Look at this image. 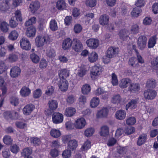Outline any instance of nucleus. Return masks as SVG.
Here are the masks:
<instances>
[{
    "instance_id": "f257e3e1",
    "label": "nucleus",
    "mask_w": 158,
    "mask_h": 158,
    "mask_svg": "<svg viewBox=\"0 0 158 158\" xmlns=\"http://www.w3.org/2000/svg\"><path fill=\"white\" fill-rule=\"evenodd\" d=\"M49 40L48 36L46 35H38L35 38V42L38 47H42Z\"/></svg>"
},
{
    "instance_id": "f03ea898",
    "label": "nucleus",
    "mask_w": 158,
    "mask_h": 158,
    "mask_svg": "<svg viewBox=\"0 0 158 158\" xmlns=\"http://www.w3.org/2000/svg\"><path fill=\"white\" fill-rule=\"evenodd\" d=\"M99 41L97 39L91 38L87 40L86 43L88 47L91 49H96L99 46Z\"/></svg>"
},
{
    "instance_id": "7ed1b4c3",
    "label": "nucleus",
    "mask_w": 158,
    "mask_h": 158,
    "mask_svg": "<svg viewBox=\"0 0 158 158\" xmlns=\"http://www.w3.org/2000/svg\"><path fill=\"white\" fill-rule=\"evenodd\" d=\"M119 52V49L118 48L110 47L107 50L106 55L107 56L112 58L116 56Z\"/></svg>"
},
{
    "instance_id": "20e7f679",
    "label": "nucleus",
    "mask_w": 158,
    "mask_h": 158,
    "mask_svg": "<svg viewBox=\"0 0 158 158\" xmlns=\"http://www.w3.org/2000/svg\"><path fill=\"white\" fill-rule=\"evenodd\" d=\"M21 48L26 50H29L31 48V44L29 40L26 38L23 37L20 41Z\"/></svg>"
},
{
    "instance_id": "39448f33",
    "label": "nucleus",
    "mask_w": 158,
    "mask_h": 158,
    "mask_svg": "<svg viewBox=\"0 0 158 158\" xmlns=\"http://www.w3.org/2000/svg\"><path fill=\"white\" fill-rule=\"evenodd\" d=\"M72 44V48L76 52H80L83 49V46L82 43L77 39L75 38L73 40Z\"/></svg>"
},
{
    "instance_id": "423d86ee",
    "label": "nucleus",
    "mask_w": 158,
    "mask_h": 158,
    "mask_svg": "<svg viewBox=\"0 0 158 158\" xmlns=\"http://www.w3.org/2000/svg\"><path fill=\"white\" fill-rule=\"evenodd\" d=\"M63 115L59 112L54 113L52 115V121L56 124L61 123L63 121Z\"/></svg>"
},
{
    "instance_id": "0eeeda50",
    "label": "nucleus",
    "mask_w": 158,
    "mask_h": 158,
    "mask_svg": "<svg viewBox=\"0 0 158 158\" xmlns=\"http://www.w3.org/2000/svg\"><path fill=\"white\" fill-rule=\"evenodd\" d=\"M143 95L144 98L146 99H152L156 96V92L154 90L148 89L144 91Z\"/></svg>"
},
{
    "instance_id": "6e6552de",
    "label": "nucleus",
    "mask_w": 158,
    "mask_h": 158,
    "mask_svg": "<svg viewBox=\"0 0 158 158\" xmlns=\"http://www.w3.org/2000/svg\"><path fill=\"white\" fill-rule=\"evenodd\" d=\"M147 38L144 36H140L138 38L137 43L139 48L141 49L144 48L146 45Z\"/></svg>"
},
{
    "instance_id": "1a4fd4ad",
    "label": "nucleus",
    "mask_w": 158,
    "mask_h": 158,
    "mask_svg": "<svg viewBox=\"0 0 158 158\" xmlns=\"http://www.w3.org/2000/svg\"><path fill=\"white\" fill-rule=\"evenodd\" d=\"M86 123L85 119L83 118H81L77 119L75 121L74 125L76 128L81 129L85 127Z\"/></svg>"
},
{
    "instance_id": "9d476101",
    "label": "nucleus",
    "mask_w": 158,
    "mask_h": 158,
    "mask_svg": "<svg viewBox=\"0 0 158 158\" xmlns=\"http://www.w3.org/2000/svg\"><path fill=\"white\" fill-rule=\"evenodd\" d=\"M90 72L91 74L93 75L99 76L102 72V69L100 65H95L92 67Z\"/></svg>"
},
{
    "instance_id": "9b49d317",
    "label": "nucleus",
    "mask_w": 158,
    "mask_h": 158,
    "mask_svg": "<svg viewBox=\"0 0 158 158\" xmlns=\"http://www.w3.org/2000/svg\"><path fill=\"white\" fill-rule=\"evenodd\" d=\"M58 85L61 91H65L67 90L68 87V82L66 80H60Z\"/></svg>"
},
{
    "instance_id": "f8f14e48",
    "label": "nucleus",
    "mask_w": 158,
    "mask_h": 158,
    "mask_svg": "<svg viewBox=\"0 0 158 158\" xmlns=\"http://www.w3.org/2000/svg\"><path fill=\"white\" fill-rule=\"evenodd\" d=\"M109 21V17L106 14H104L101 15L99 19V23L102 26L107 25Z\"/></svg>"
},
{
    "instance_id": "ddd939ff",
    "label": "nucleus",
    "mask_w": 158,
    "mask_h": 158,
    "mask_svg": "<svg viewBox=\"0 0 158 158\" xmlns=\"http://www.w3.org/2000/svg\"><path fill=\"white\" fill-rule=\"evenodd\" d=\"M21 70L18 67L14 66L10 69V75L12 77L15 78L18 77L20 74Z\"/></svg>"
},
{
    "instance_id": "4468645a",
    "label": "nucleus",
    "mask_w": 158,
    "mask_h": 158,
    "mask_svg": "<svg viewBox=\"0 0 158 158\" xmlns=\"http://www.w3.org/2000/svg\"><path fill=\"white\" fill-rule=\"evenodd\" d=\"M36 29L33 26L27 28L26 31V35L28 37H34L35 36Z\"/></svg>"
},
{
    "instance_id": "2eb2a0df",
    "label": "nucleus",
    "mask_w": 158,
    "mask_h": 158,
    "mask_svg": "<svg viewBox=\"0 0 158 158\" xmlns=\"http://www.w3.org/2000/svg\"><path fill=\"white\" fill-rule=\"evenodd\" d=\"M109 110L107 108H103L97 112L96 116L97 118H102L107 116Z\"/></svg>"
},
{
    "instance_id": "dca6fc26",
    "label": "nucleus",
    "mask_w": 158,
    "mask_h": 158,
    "mask_svg": "<svg viewBox=\"0 0 158 158\" xmlns=\"http://www.w3.org/2000/svg\"><path fill=\"white\" fill-rule=\"evenodd\" d=\"M35 108V106L32 104L27 105L23 109V113L25 115H29L33 111Z\"/></svg>"
},
{
    "instance_id": "f3484780",
    "label": "nucleus",
    "mask_w": 158,
    "mask_h": 158,
    "mask_svg": "<svg viewBox=\"0 0 158 158\" xmlns=\"http://www.w3.org/2000/svg\"><path fill=\"white\" fill-rule=\"evenodd\" d=\"M73 43V40H72L69 38H67L63 41L62 44V48L64 50L69 49L71 47Z\"/></svg>"
},
{
    "instance_id": "a211bd4d",
    "label": "nucleus",
    "mask_w": 158,
    "mask_h": 158,
    "mask_svg": "<svg viewBox=\"0 0 158 158\" xmlns=\"http://www.w3.org/2000/svg\"><path fill=\"white\" fill-rule=\"evenodd\" d=\"M11 0H5V2L0 3V10L2 12H6L9 8L10 2Z\"/></svg>"
},
{
    "instance_id": "6ab92c4d",
    "label": "nucleus",
    "mask_w": 158,
    "mask_h": 158,
    "mask_svg": "<svg viewBox=\"0 0 158 158\" xmlns=\"http://www.w3.org/2000/svg\"><path fill=\"white\" fill-rule=\"evenodd\" d=\"M48 105L49 110L50 112H52L57 108L58 103L56 100H51L48 101Z\"/></svg>"
},
{
    "instance_id": "aec40b11",
    "label": "nucleus",
    "mask_w": 158,
    "mask_h": 158,
    "mask_svg": "<svg viewBox=\"0 0 158 158\" xmlns=\"http://www.w3.org/2000/svg\"><path fill=\"white\" fill-rule=\"evenodd\" d=\"M40 4L37 1L32 2L30 4L29 6L30 11L32 13L35 12L40 7Z\"/></svg>"
},
{
    "instance_id": "412c9836",
    "label": "nucleus",
    "mask_w": 158,
    "mask_h": 158,
    "mask_svg": "<svg viewBox=\"0 0 158 158\" xmlns=\"http://www.w3.org/2000/svg\"><path fill=\"white\" fill-rule=\"evenodd\" d=\"M69 74V71L66 69L61 70L59 73L60 80H66Z\"/></svg>"
},
{
    "instance_id": "4be33fe9",
    "label": "nucleus",
    "mask_w": 158,
    "mask_h": 158,
    "mask_svg": "<svg viewBox=\"0 0 158 158\" xmlns=\"http://www.w3.org/2000/svg\"><path fill=\"white\" fill-rule=\"evenodd\" d=\"M140 89V86L138 83H133L130 84L129 87V90L133 93H135L138 92Z\"/></svg>"
},
{
    "instance_id": "5701e85b",
    "label": "nucleus",
    "mask_w": 158,
    "mask_h": 158,
    "mask_svg": "<svg viewBox=\"0 0 158 158\" xmlns=\"http://www.w3.org/2000/svg\"><path fill=\"white\" fill-rule=\"evenodd\" d=\"M76 110L73 107H70L66 109L64 114L67 117H70L73 116L76 113Z\"/></svg>"
},
{
    "instance_id": "b1692460",
    "label": "nucleus",
    "mask_w": 158,
    "mask_h": 158,
    "mask_svg": "<svg viewBox=\"0 0 158 158\" xmlns=\"http://www.w3.org/2000/svg\"><path fill=\"white\" fill-rule=\"evenodd\" d=\"M78 146V142L75 139L70 140L68 141V147L69 149L73 150L75 149Z\"/></svg>"
},
{
    "instance_id": "393cba45",
    "label": "nucleus",
    "mask_w": 158,
    "mask_h": 158,
    "mask_svg": "<svg viewBox=\"0 0 158 158\" xmlns=\"http://www.w3.org/2000/svg\"><path fill=\"white\" fill-rule=\"evenodd\" d=\"M50 135L52 137L57 138L61 136V133L58 129L52 128L50 131Z\"/></svg>"
},
{
    "instance_id": "a878e982",
    "label": "nucleus",
    "mask_w": 158,
    "mask_h": 158,
    "mask_svg": "<svg viewBox=\"0 0 158 158\" xmlns=\"http://www.w3.org/2000/svg\"><path fill=\"white\" fill-rule=\"evenodd\" d=\"M126 113L125 111L120 110L116 111L115 113V117L117 119L119 120H123L126 117Z\"/></svg>"
},
{
    "instance_id": "bb28decb",
    "label": "nucleus",
    "mask_w": 158,
    "mask_h": 158,
    "mask_svg": "<svg viewBox=\"0 0 158 158\" xmlns=\"http://www.w3.org/2000/svg\"><path fill=\"white\" fill-rule=\"evenodd\" d=\"M66 7V4L63 0H58L56 3V7L59 10H62L65 9Z\"/></svg>"
},
{
    "instance_id": "cd10ccee",
    "label": "nucleus",
    "mask_w": 158,
    "mask_h": 158,
    "mask_svg": "<svg viewBox=\"0 0 158 158\" xmlns=\"http://www.w3.org/2000/svg\"><path fill=\"white\" fill-rule=\"evenodd\" d=\"M31 92V90L28 87L24 86L21 89L20 93L22 96L26 97L30 95Z\"/></svg>"
},
{
    "instance_id": "c85d7f7f",
    "label": "nucleus",
    "mask_w": 158,
    "mask_h": 158,
    "mask_svg": "<svg viewBox=\"0 0 158 158\" xmlns=\"http://www.w3.org/2000/svg\"><path fill=\"white\" fill-rule=\"evenodd\" d=\"M131 83V80L128 78H126L122 79L119 85L122 88H125L127 87Z\"/></svg>"
},
{
    "instance_id": "c756f323",
    "label": "nucleus",
    "mask_w": 158,
    "mask_h": 158,
    "mask_svg": "<svg viewBox=\"0 0 158 158\" xmlns=\"http://www.w3.org/2000/svg\"><path fill=\"white\" fill-rule=\"evenodd\" d=\"M137 101L135 99H132L128 102L126 106V109L127 110L128 109H134L137 106Z\"/></svg>"
},
{
    "instance_id": "7c9ffc66",
    "label": "nucleus",
    "mask_w": 158,
    "mask_h": 158,
    "mask_svg": "<svg viewBox=\"0 0 158 158\" xmlns=\"http://www.w3.org/2000/svg\"><path fill=\"white\" fill-rule=\"evenodd\" d=\"M147 138L146 135L143 134L139 136L137 141V144L139 146H141L146 142Z\"/></svg>"
},
{
    "instance_id": "2f4dec72",
    "label": "nucleus",
    "mask_w": 158,
    "mask_h": 158,
    "mask_svg": "<svg viewBox=\"0 0 158 158\" xmlns=\"http://www.w3.org/2000/svg\"><path fill=\"white\" fill-rule=\"evenodd\" d=\"M109 134V128L107 126H103L101 127L100 134L102 136H106Z\"/></svg>"
},
{
    "instance_id": "473e14b6",
    "label": "nucleus",
    "mask_w": 158,
    "mask_h": 158,
    "mask_svg": "<svg viewBox=\"0 0 158 158\" xmlns=\"http://www.w3.org/2000/svg\"><path fill=\"white\" fill-rule=\"evenodd\" d=\"M118 35L120 38L124 40L128 36L129 32L126 29H123L120 31Z\"/></svg>"
},
{
    "instance_id": "72a5a7b5",
    "label": "nucleus",
    "mask_w": 158,
    "mask_h": 158,
    "mask_svg": "<svg viewBox=\"0 0 158 158\" xmlns=\"http://www.w3.org/2000/svg\"><path fill=\"white\" fill-rule=\"evenodd\" d=\"M98 56L95 52H92L89 54L88 56L89 60L91 63L96 61L98 59Z\"/></svg>"
},
{
    "instance_id": "f704fd0d",
    "label": "nucleus",
    "mask_w": 158,
    "mask_h": 158,
    "mask_svg": "<svg viewBox=\"0 0 158 158\" xmlns=\"http://www.w3.org/2000/svg\"><path fill=\"white\" fill-rule=\"evenodd\" d=\"M156 35H154L150 38L148 43V47L149 48H152L155 46L156 43Z\"/></svg>"
},
{
    "instance_id": "c9c22d12",
    "label": "nucleus",
    "mask_w": 158,
    "mask_h": 158,
    "mask_svg": "<svg viewBox=\"0 0 158 158\" xmlns=\"http://www.w3.org/2000/svg\"><path fill=\"white\" fill-rule=\"evenodd\" d=\"M156 82L155 79H150L148 80L146 83V86L148 88H154L156 85Z\"/></svg>"
},
{
    "instance_id": "e433bc0d",
    "label": "nucleus",
    "mask_w": 158,
    "mask_h": 158,
    "mask_svg": "<svg viewBox=\"0 0 158 158\" xmlns=\"http://www.w3.org/2000/svg\"><path fill=\"white\" fill-rule=\"evenodd\" d=\"M122 100V98L120 96L119 94H116L113 96L111 101L112 103L118 104L120 103Z\"/></svg>"
},
{
    "instance_id": "4c0bfd02",
    "label": "nucleus",
    "mask_w": 158,
    "mask_h": 158,
    "mask_svg": "<svg viewBox=\"0 0 158 158\" xmlns=\"http://www.w3.org/2000/svg\"><path fill=\"white\" fill-rule=\"evenodd\" d=\"M17 20V19H15L14 17H12L9 20V25L11 28H14L17 26L18 24Z\"/></svg>"
},
{
    "instance_id": "58836bf2",
    "label": "nucleus",
    "mask_w": 158,
    "mask_h": 158,
    "mask_svg": "<svg viewBox=\"0 0 158 158\" xmlns=\"http://www.w3.org/2000/svg\"><path fill=\"white\" fill-rule=\"evenodd\" d=\"M18 35V32L15 30H13L10 33L8 37L9 39L12 40H15L17 39Z\"/></svg>"
},
{
    "instance_id": "ea45409f",
    "label": "nucleus",
    "mask_w": 158,
    "mask_h": 158,
    "mask_svg": "<svg viewBox=\"0 0 158 158\" xmlns=\"http://www.w3.org/2000/svg\"><path fill=\"white\" fill-rule=\"evenodd\" d=\"M99 98L97 97H94L90 101V106L91 107H95L99 105Z\"/></svg>"
},
{
    "instance_id": "a19ab883",
    "label": "nucleus",
    "mask_w": 158,
    "mask_h": 158,
    "mask_svg": "<svg viewBox=\"0 0 158 158\" xmlns=\"http://www.w3.org/2000/svg\"><path fill=\"white\" fill-rule=\"evenodd\" d=\"M49 27L50 29L52 31H55L58 29L57 23L55 20L52 19L50 21Z\"/></svg>"
},
{
    "instance_id": "79ce46f5",
    "label": "nucleus",
    "mask_w": 158,
    "mask_h": 158,
    "mask_svg": "<svg viewBox=\"0 0 158 158\" xmlns=\"http://www.w3.org/2000/svg\"><path fill=\"white\" fill-rule=\"evenodd\" d=\"M90 86L87 84H85L82 86L81 92L84 94H87L90 92Z\"/></svg>"
},
{
    "instance_id": "37998d69",
    "label": "nucleus",
    "mask_w": 158,
    "mask_h": 158,
    "mask_svg": "<svg viewBox=\"0 0 158 158\" xmlns=\"http://www.w3.org/2000/svg\"><path fill=\"white\" fill-rule=\"evenodd\" d=\"M37 19L36 17H33L29 19L24 24L25 26L28 27L31 25L35 24L36 22Z\"/></svg>"
},
{
    "instance_id": "c03bdc74",
    "label": "nucleus",
    "mask_w": 158,
    "mask_h": 158,
    "mask_svg": "<svg viewBox=\"0 0 158 158\" xmlns=\"http://www.w3.org/2000/svg\"><path fill=\"white\" fill-rule=\"evenodd\" d=\"M94 131L95 130L94 128L92 127L89 128L85 131L84 135L87 137H90L93 135Z\"/></svg>"
},
{
    "instance_id": "a18cd8bd",
    "label": "nucleus",
    "mask_w": 158,
    "mask_h": 158,
    "mask_svg": "<svg viewBox=\"0 0 158 158\" xmlns=\"http://www.w3.org/2000/svg\"><path fill=\"white\" fill-rule=\"evenodd\" d=\"M32 150L31 148H26L23 149L21 154L23 156H30V155L32 153Z\"/></svg>"
},
{
    "instance_id": "49530a36",
    "label": "nucleus",
    "mask_w": 158,
    "mask_h": 158,
    "mask_svg": "<svg viewBox=\"0 0 158 158\" xmlns=\"http://www.w3.org/2000/svg\"><path fill=\"white\" fill-rule=\"evenodd\" d=\"M141 12V9L137 7L134 8L131 13V16L133 17H137Z\"/></svg>"
},
{
    "instance_id": "de8ad7c7",
    "label": "nucleus",
    "mask_w": 158,
    "mask_h": 158,
    "mask_svg": "<svg viewBox=\"0 0 158 158\" xmlns=\"http://www.w3.org/2000/svg\"><path fill=\"white\" fill-rule=\"evenodd\" d=\"M15 124L17 127L20 129H23L27 127V124L23 121H16Z\"/></svg>"
},
{
    "instance_id": "09e8293b",
    "label": "nucleus",
    "mask_w": 158,
    "mask_h": 158,
    "mask_svg": "<svg viewBox=\"0 0 158 158\" xmlns=\"http://www.w3.org/2000/svg\"><path fill=\"white\" fill-rule=\"evenodd\" d=\"M8 24L6 22L1 23L0 28L1 30L3 32H6L8 30Z\"/></svg>"
},
{
    "instance_id": "8fccbe9b",
    "label": "nucleus",
    "mask_w": 158,
    "mask_h": 158,
    "mask_svg": "<svg viewBox=\"0 0 158 158\" xmlns=\"http://www.w3.org/2000/svg\"><path fill=\"white\" fill-rule=\"evenodd\" d=\"M31 143L34 146H37L41 143V141L40 139L37 137H32L31 139Z\"/></svg>"
},
{
    "instance_id": "3c124183",
    "label": "nucleus",
    "mask_w": 158,
    "mask_h": 158,
    "mask_svg": "<svg viewBox=\"0 0 158 158\" xmlns=\"http://www.w3.org/2000/svg\"><path fill=\"white\" fill-rule=\"evenodd\" d=\"M46 55L49 58H52L56 55L55 52L52 48H48L46 51Z\"/></svg>"
},
{
    "instance_id": "603ef678",
    "label": "nucleus",
    "mask_w": 158,
    "mask_h": 158,
    "mask_svg": "<svg viewBox=\"0 0 158 158\" xmlns=\"http://www.w3.org/2000/svg\"><path fill=\"white\" fill-rule=\"evenodd\" d=\"M117 152L120 155L119 156L121 157L126 153L127 149L125 147H118L117 148Z\"/></svg>"
},
{
    "instance_id": "864d4df0",
    "label": "nucleus",
    "mask_w": 158,
    "mask_h": 158,
    "mask_svg": "<svg viewBox=\"0 0 158 158\" xmlns=\"http://www.w3.org/2000/svg\"><path fill=\"white\" fill-rule=\"evenodd\" d=\"M91 146V142L89 140H87L85 142L82 146L81 147V149L82 151H86L90 148Z\"/></svg>"
},
{
    "instance_id": "5fc2aeb1",
    "label": "nucleus",
    "mask_w": 158,
    "mask_h": 158,
    "mask_svg": "<svg viewBox=\"0 0 158 158\" xmlns=\"http://www.w3.org/2000/svg\"><path fill=\"white\" fill-rule=\"evenodd\" d=\"M82 26L79 24H76L74 26L73 31L76 34L80 33L82 30Z\"/></svg>"
},
{
    "instance_id": "6e6d98bb",
    "label": "nucleus",
    "mask_w": 158,
    "mask_h": 158,
    "mask_svg": "<svg viewBox=\"0 0 158 158\" xmlns=\"http://www.w3.org/2000/svg\"><path fill=\"white\" fill-rule=\"evenodd\" d=\"M3 141L6 144L9 145L12 143V139L9 135H6L3 138Z\"/></svg>"
},
{
    "instance_id": "4d7b16f0",
    "label": "nucleus",
    "mask_w": 158,
    "mask_h": 158,
    "mask_svg": "<svg viewBox=\"0 0 158 158\" xmlns=\"http://www.w3.org/2000/svg\"><path fill=\"white\" fill-rule=\"evenodd\" d=\"M54 92V88L52 86H48L45 92V94L47 95H52Z\"/></svg>"
},
{
    "instance_id": "13d9d810",
    "label": "nucleus",
    "mask_w": 158,
    "mask_h": 158,
    "mask_svg": "<svg viewBox=\"0 0 158 158\" xmlns=\"http://www.w3.org/2000/svg\"><path fill=\"white\" fill-rule=\"evenodd\" d=\"M71 152L69 150L66 149L64 150L62 154V156L63 158H69L71 156Z\"/></svg>"
},
{
    "instance_id": "bf43d9fd",
    "label": "nucleus",
    "mask_w": 158,
    "mask_h": 158,
    "mask_svg": "<svg viewBox=\"0 0 158 158\" xmlns=\"http://www.w3.org/2000/svg\"><path fill=\"white\" fill-rule=\"evenodd\" d=\"M10 151L14 154H17L19 150V147L16 144H14L10 147Z\"/></svg>"
},
{
    "instance_id": "052dcab7",
    "label": "nucleus",
    "mask_w": 158,
    "mask_h": 158,
    "mask_svg": "<svg viewBox=\"0 0 158 158\" xmlns=\"http://www.w3.org/2000/svg\"><path fill=\"white\" fill-rule=\"evenodd\" d=\"M30 57L32 61L35 63H38L40 60L39 56L35 53L31 54Z\"/></svg>"
},
{
    "instance_id": "680f3d73",
    "label": "nucleus",
    "mask_w": 158,
    "mask_h": 158,
    "mask_svg": "<svg viewBox=\"0 0 158 158\" xmlns=\"http://www.w3.org/2000/svg\"><path fill=\"white\" fill-rule=\"evenodd\" d=\"M139 28L137 24L132 25L131 29V32L134 34L138 33L139 31Z\"/></svg>"
},
{
    "instance_id": "e2e57ef3",
    "label": "nucleus",
    "mask_w": 158,
    "mask_h": 158,
    "mask_svg": "<svg viewBox=\"0 0 158 158\" xmlns=\"http://www.w3.org/2000/svg\"><path fill=\"white\" fill-rule=\"evenodd\" d=\"M136 122V120L134 117H131L128 118L126 120V123L128 125H133Z\"/></svg>"
},
{
    "instance_id": "0e129e2a",
    "label": "nucleus",
    "mask_w": 158,
    "mask_h": 158,
    "mask_svg": "<svg viewBox=\"0 0 158 158\" xmlns=\"http://www.w3.org/2000/svg\"><path fill=\"white\" fill-rule=\"evenodd\" d=\"M75 100V98L74 95H69L66 98L67 102L69 104H73Z\"/></svg>"
},
{
    "instance_id": "69168bd1",
    "label": "nucleus",
    "mask_w": 158,
    "mask_h": 158,
    "mask_svg": "<svg viewBox=\"0 0 158 158\" xmlns=\"http://www.w3.org/2000/svg\"><path fill=\"white\" fill-rule=\"evenodd\" d=\"M135 131V129L134 127H127L125 130V133L127 135L132 134Z\"/></svg>"
},
{
    "instance_id": "338daca9",
    "label": "nucleus",
    "mask_w": 158,
    "mask_h": 158,
    "mask_svg": "<svg viewBox=\"0 0 158 158\" xmlns=\"http://www.w3.org/2000/svg\"><path fill=\"white\" fill-rule=\"evenodd\" d=\"M42 94L41 91L40 89H37L35 90L33 93V97L34 98H39Z\"/></svg>"
},
{
    "instance_id": "774afa93",
    "label": "nucleus",
    "mask_w": 158,
    "mask_h": 158,
    "mask_svg": "<svg viewBox=\"0 0 158 158\" xmlns=\"http://www.w3.org/2000/svg\"><path fill=\"white\" fill-rule=\"evenodd\" d=\"M152 64L157 68L156 72L158 73V56L153 59Z\"/></svg>"
}]
</instances>
